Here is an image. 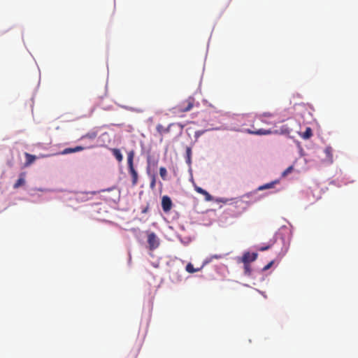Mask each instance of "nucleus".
<instances>
[{
	"label": "nucleus",
	"instance_id": "obj_19",
	"mask_svg": "<svg viewBox=\"0 0 358 358\" xmlns=\"http://www.w3.org/2000/svg\"><path fill=\"white\" fill-rule=\"evenodd\" d=\"M199 268H194L191 263L187 264L186 266V271L189 273H195L196 271H199Z\"/></svg>",
	"mask_w": 358,
	"mask_h": 358
},
{
	"label": "nucleus",
	"instance_id": "obj_18",
	"mask_svg": "<svg viewBox=\"0 0 358 358\" xmlns=\"http://www.w3.org/2000/svg\"><path fill=\"white\" fill-rule=\"evenodd\" d=\"M25 157H26V159H27V162H26L27 166H29L31 164H32L36 158L35 155H32L29 153H25Z\"/></svg>",
	"mask_w": 358,
	"mask_h": 358
},
{
	"label": "nucleus",
	"instance_id": "obj_1",
	"mask_svg": "<svg viewBox=\"0 0 358 358\" xmlns=\"http://www.w3.org/2000/svg\"><path fill=\"white\" fill-rule=\"evenodd\" d=\"M135 152L134 150H131L127 153V164H128V170L129 173L131 176V182L132 185H136L138 182V173L136 171L134 166V158Z\"/></svg>",
	"mask_w": 358,
	"mask_h": 358
},
{
	"label": "nucleus",
	"instance_id": "obj_13",
	"mask_svg": "<svg viewBox=\"0 0 358 358\" xmlns=\"http://www.w3.org/2000/svg\"><path fill=\"white\" fill-rule=\"evenodd\" d=\"M97 135H98L97 131L95 130H92V131H89L86 134L83 135L81 137V139L89 138L90 140H94L96 138Z\"/></svg>",
	"mask_w": 358,
	"mask_h": 358
},
{
	"label": "nucleus",
	"instance_id": "obj_16",
	"mask_svg": "<svg viewBox=\"0 0 358 358\" xmlns=\"http://www.w3.org/2000/svg\"><path fill=\"white\" fill-rule=\"evenodd\" d=\"M290 133V129L286 125L282 126L280 131L275 130L273 131V134H289Z\"/></svg>",
	"mask_w": 358,
	"mask_h": 358
},
{
	"label": "nucleus",
	"instance_id": "obj_29",
	"mask_svg": "<svg viewBox=\"0 0 358 358\" xmlns=\"http://www.w3.org/2000/svg\"><path fill=\"white\" fill-rule=\"evenodd\" d=\"M146 212H147V208H145V209H144V210H143V213H146Z\"/></svg>",
	"mask_w": 358,
	"mask_h": 358
},
{
	"label": "nucleus",
	"instance_id": "obj_17",
	"mask_svg": "<svg viewBox=\"0 0 358 358\" xmlns=\"http://www.w3.org/2000/svg\"><path fill=\"white\" fill-rule=\"evenodd\" d=\"M186 162L189 166L192 164V148L190 147L186 148Z\"/></svg>",
	"mask_w": 358,
	"mask_h": 358
},
{
	"label": "nucleus",
	"instance_id": "obj_26",
	"mask_svg": "<svg viewBox=\"0 0 358 358\" xmlns=\"http://www.w3.org/2000/svg\"><path fill=\"white\" fill-rule=\"evenodd\" d=\"M269 248H270V246H269V245H267V246H265V247H262V248H261L259 249V250H261V251H264V250H268Z\"/></svg>",
	"mask_w": 358,
	"mask_h": 358
},
{
	"label": "nucleus",
	"instance_id": "obj_24",
	"mask_svg": "<svg viewBox=\"0 0 358 358\" xmlns=\"http://www.w3.org/2000/svg\"><path fill=\"white\" fill-rule=\"evenodd\" d=\"M273 264V261L270 262L267 265H266L262 268V271H266L268 270L272 266Z\"/></svg>",
	"mask_w": 358,
	"mask_h": 358
},
{
	"label": "nucleus",
	"instance_id": "obj_6",
	"mask_svg": "<svg viewBox=\"0 0 358 358\" xmlns=\"http://www.w3.org/2000/svg\"><path fill=\"white\" fill-rule=\"evenodd\" d=\"M194 190L197 193L202 194L205 196V200L206 201H211L213 200V196L205 189H202L201 187H200L196 185H194Z\"/></svg>",
	"mask_w": 358,
	"mask_h": 358
},
{
	"label": "nucleus",
	"instance_id": "obj_5",
	"mask_svg": "<svg viewBox=\"0 0 358 358\" xmlns=\"http://www.w3.org/2000/svg\"><path fill=\"white\" fill-rule=\"evenodd\" d=\"M162 207L164 212H169L172 207V201L168 196H164L162 199Z\"/></svg>",
	"mask_w": 358,
	"mask_h": 358
},
{
	"label": "nucleus",
	"instance_id": "obj_20",
	"mask_svg": "<svg viewBox=\"0 0 358 358\" xmlns=\"http://www.w3.org/2000/svg\"><path fill=\"white\" fill-rule=\"evenodd\" d=\"M159 175L164 180H167V171L165 167H160Z\"/></svg>",
	"mask_w": 358,
	"mask_h": 358
},
{
	"label": "nucleus",
	"instance_id": "obj_10",
	"mask_svg": "<svg viewBox=\"0 0 358 358\" xmlns=\"http://www.w3.org/2000/svg\"><path fill=\"white\" fill-rule=\"evenodd\" d=\"M25 173L22 172L20 174V177L16 182L13 185L14 189H18L21 186H23L25 184Z\"/></svg>",
	"mask_w": 358,
	"mask_h": 358
},
{
	"label": "nucleus",
	"instance_id": "obj_22",
	"mask_svg": "<svg viewBox=\"0 0 358 358\" xmlns=\"http://www.w3.org/2000/svg\"><path fill=\"white\" fill-rule=\"evenodd\" d=\"M252 273V269L250 264H244V273L246 275H250Z\"/></svg>",
	"mask_w": 358,
	"mask_h": 358
},
{
	"label": "nucleus",
	"instance_id": "obj_9",
	"mask_svg": "<svg viewBox=\"0 0 358 358\" xmlns=\"http://www.w3.org/2000/svg\"><path fill=\"white\" fill-rule=\"evenodd\" d=\"M85 149V147H83V146H76L75 148H65L62 152V155H68V154H70V153H73V152H80V151H83Z\"/></svg>",
	"mask_w": 358,
	"mask_h": 358
},
{
	"label": "nucleus",
	"instance_id": "obj_11",
	"mask_svg": "<svg viewBox=\"0 0 358 358\" xmlns=\"http://www.w3.org/2000/svg\"><path fill=\"white\" fill-rule=\"evenodd\" d=\"M171 127V124H169L166 128L164 127L162 124H159L156 127V129L157 132L162 135L165 133H169L170 131V128Z\"/></svg>",
	"mask_w": 358,
	"mask_h": 358
},
{
	"label": "nucleus",
	"instance_id": "obj_3",
	"mask_svg": "<svg viewBox=\"0 0 358 358\" xmlns=\"http://www.w3.org/2000/svg\"><path fill=\"white\" fill-rule=\"evenodd\" d=\"M148 243L150 250H153L159 247V239L154 232L148 233Z\"/></svg>",
	"mask_w": 358,
	"mask_h": 358
},
{
	"label": "nucleus",
	"instance_id": "obj_14",
	"mask_svg": "<svg viewBox=\"0 0 358 358\" xmlns=\"http://www.w3.org/2000/svg\"><path fill=\"white\" fill-rule=\"evenodd\" d=\"M313 136V131L310 127H306V131L300 134V136L305 139H309Z\"/></svg>",
	"mask_w": 358,
	"mask_h": 358
},
{
	"label": "nucleus",
	"instance_id": "obj_25",
	"mask_svg": "<svg viewBox=\"0 0 358 358\" xmlns=\"http://www.w3.org/2000/svg\"><path fill=\"white\" fill-rule=\"evenodd\" d=\"M155 184H156V180H155V176H153L152 178V180H151V182H150V188L151 189H154L155 187Z\"/></svg>",
	"mask_w": 358,
	"mask_h": 358
},
{
	"label": "nucleus",
	"instance_id": "obj_8",
	"mask_svg": "<svg viewBox=\"0 0 358 358\" xmlns=\"http://www.w3.org/2000/svg\"><path fill=\"white\" fill-rule=\"evenodd\" d=\"M231 204L236 208H241L242 210H245L248 207V203L242 199H236Z\"/></svg>",
	"mask_w": 358,
	"mask_h": 358
},
{
	"label": "nucleus",
	"instance_id": "obj_4",
	"mask_svg": "<svg viewBox=\"0 0 358 358\" xmlns=\"http://www.w3.org/2000/svg\"><path fill=\"white\" fill-rule=\"evenodd\" d=\"M257 257V253H250L249 252H246L243 254V257H241V262L244 264H250V262L255 261Z\"/></svg>",
	"mask_w": 358,
	"mask_h": 358
},
{
	"label": "nucleus",
	"instance_id": "obj_2",
	"mask_svg": "<svg viewBox=\"0 0 358 358\" xmlns=\"http://www.w3.org/2000/svg\"><path fill=\"white\" fill-rule=\"evenodd\" d=\"M195 99L193 97H189L188 99L182 101L178 106L177 110L181 113H185L191 110L194 106Z\"/></svg>",
	"mask_w": 358,
	"mask_h": 358
},
{
	"label": "nucleus",
	"instance_id": "obj_21",
	"mask_svg": "<svg viewBox=\"0 0 358 358\" xmlns=\"http://www.w3.org/2000/svg\"><path fill=\"white\" fill-rule=\"evenodd\" d=\"M332 151H333V150L331 147H327L324 150L325 154L327 155V157L331 160H332V157H333Z\"/></svg>",
	"mask_w": 358,
	"mask_h": 358
},
{
	"label": "nucleus",
	"instance_id": "obj_12",
	"mask_svg": "<svg viewBox=\"0 0 358 358\" xmlns=\"http://www.w3.org/2000/svg\"><path fill=\"white\" fill-rule=\"evenodd\" d=\"M278 182H279V180H275L274 181H272L271 182L266 183L265 185H263L259 187L258 189L259 190H264V189H267L273 188V187H274L275 185L278 184Z\"/></svg>",
	"mask_w": 358,
	"mask_h": 358
},
{
	"label": "nucleus",
	"instance_id": "obj_28",
	"mask_svg": "<svg viewBox=\"0 0 358 358\" xmlns=\"http://www.w3.org/2000/svg\"><path fill=\"white\" fill-rule=\"evenodd\" d=\"M203 133V131H198L196 133V135H201Z\"/></svg>",
	"mask_w": 358,
	"mask_h": 358
},
{
	"label": "nucleus",
	"instance_id": "obj_23",
	"mask_svg": "<svg viewBox=\"0 0 358 358\" xmlns=\"http://www.w3.org/2000/svg\"><path fill=\"white\" fill-rule=\"evenodd\" d=\"M293 170V166H290L288 168H287L282 173V176L285 177L287 176L289 173H290Z\"/></svg>",
	"mask_w": 358,
	"mask_h": 358
},
{
	"label": "nucleus",
	"instance_id": "obj_27",
	"mask_svg": "<svg viewBox=\"0 0 358 358\" xmlns=\"http://www.w3.org/2000/svg\"><path fill=\"white\" fill-rule=\"evenodd\" d=\"M213 257L216 258V259H220V258H221V255H214Z\"/></svg>",
	"mask_w": 358,
	"mask_h": 358
},
{
	"label": "nucleus",
	"instance_id": "obj_7",
	"mask_svg": "<svg viewBox=\"0 0 358 358\" xmlns=\"http://www.w3.org/2000/svg\"><path fill=\"white\" fill-rule=\"evenodd\" d=\"M248 133L250 134H255V135H268L273 134V131L271 129H256V130H248Z\"/></svg>",
	"mask_w": 358,
	"mask_h": 358
},
{
	"label": "nucleus",
	"instance_id": "obj_15",
	"mask_svg": "<svg viewBox=\"0 0 358 358\" xmlns=\"http://www.w3.org/2000/svg\"><path fill=\"white\" fill-rule=\"evenodd\" d=\"M112 152H113V155H114V157L116 158V159L119 162L122 161L123 157H122V155L119 149L113 148V149H112Z\"/></svg>",
	"mask_w": 358,
	"mask_h": 358
}]
</instances>
